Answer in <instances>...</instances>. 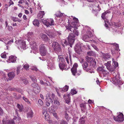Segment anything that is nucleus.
<instances>
[{
	"mask_svg": "<svg viewBox=\"0 0 124 124\" xmlns=\"http://www.w3.org/2000/svg\"><path fill=\"white\" fill-rule=\"evenodd\" d=\"M52 46L55 51H59L61 49L60 46L57 42H54L52 43Z\"/></svg>",
	"mask_w": 124,
	"mask_h": 124,
	"instance_id": "obj_6",
	"label": "nucleus"
},
{
	"mask_svg": "<svg viewBox=\"0 0 124 124\" xmlns=\"http://www.w3.org/2000/svg\"><path fill=\"white\" fill-rule=\"evenodd\" d=\"M47 35L50 38H54L55 36L54 35L52 34L51 33H49L47 34Z\"/></svg>",
	"mask_w": 124,
	"mask_h": 124,
	"instance_id": "obj_49",
	"label": "nucleus"
},
{
	"mask_svg": "<svg viewBox=\"0 0 124 124\" xmlns=\"http://www.w3.org/2000/svg\"><path fill=\"white\" fill-rule=\"evenodd\" d=\"M103 69H102L101 67H99L98 70L99 71V73H101V72L102 71V70H103Z\"/></svg>",
	"mask_w": 124,
	"mask_h": 124,
	"instance_id": "obj_60",
	"label": "nucleus"
},
{
	"mask_svg": "<svg viewBox=\"0 0 124 124\" xmlns=\"http://www.w3.org/2000/svg\"><path fill=\"white\" fill-rule=\"evenodd\" d=\"M16 57L13 55H11L9 57L8 62H15L16 61Z\"/></svg>",
	"mask_w": 124,
	"mask_h": 124,
	"instance_id": "obj_12",
	"label": "nucleus"
},
{
	"mask_svg": "<svg viewBox=\"0 0 124 124\" xmlns=\"http://www.w3.org/2000/svg\"><path fill=\"white\" fill-rule=\"evenodd\" d=\"M68 86L66 85L62 88V91H63L64 92H66L68 91Z\"/></svg>",
	"mask_w": 124,
	"mask_h": 124,
	"instance_id": "obj_39",
	"label": "nucleus"
},
{
	"mask_svg": "<svg viewBox=\"0 0 124 124\" xmlns=\"http://www.w3.org/2000/svg\"><path fill=\"white\" fill-rule=\"evenodd\" d=\"M88 63L86 62H84V63L82 64L83 68L86 71H88V68H87L88 66Z\"/></svg>",
	"mask_w": 124,
	"mask_h": 124,
	"instance_id": "obj_20",
	"label": "nucleus"
},
{
	"mask_svg": "<svg viewBox=\"0 0 124 124\" xmlns=\"http://www.w3.org/2000/svg\"><path fill=\"white\" fill-rule=\"evenodd\" d=\"M58 59H59V61L60 62L63 63L64 62V59L62 55H60L58 56Z\"/></svg>",
	"mask_w": 124,
	"mask_h": 124,
	"instance_id": "obj_30",
	"label": "nucleus"
},
{
	"mask_svg": "<svg viewBox=\"0 0 124 124\" xmlns=\"http://www.w3.org/2000/svg\"><path fill=\"white\" fill-rule=\"evenodd\" d=\"M85 108L84 107H83L82 108H81V110L83 112L82 113H83L84 112H85Z\"/></svg>",
	"mask_w": 124,
	"mask_h": 124,
	"instance_id": "obj_64",
	"label": "nucleus"
},
{
	"mask_svg": "<svg viewBox=\"0 0 124 124\" xmlns=\"http://www.w3.org/2000/svg\"><path fill=\"white\" fill-rule=\"evenodd\" d=\"M89 38H90L88 35L85 34L84 35L82 39L83 40L85 41H87Z\"/></svg>",
	"mask_w": 124,
	"mask_h": 124,
	"instance_id": "obj_33",
	"label": "nucleus"
},
{
	"mask_svg": "<svg viewBox=\"0 0 124 124\" xmlns=\"http://www.w3.org/2000/svg\"><path fill=\"white\" fill-rule=\"evenodd\" d=\"M33 116L32 111L31 110L27 114V118L32 117Z\"/></svg>",
	"mask_w": 124,
	"mask_h": 124,
	"instance_id": "obj_34",
	"label": "nucleus"
},
{
	"mask_svg": "<svg viewBox=\"0 0 124 124\" xmlns=\"http://www.w3.org/2000/svg\"><path fill=\"white\" fill-rule=\"evenodd\" d=\"M91 65H92L93 67H96V62L95 59H93L91 62L90 63Z\"/></svg>",
	"mask_w": 124,
	"mask_h": 124,
	"instance_id": "obj_29",
	"label": "nucleus"
},
{
	"mask_svg": "<svg viewBox=\"0 0 124 124\" xmlns=\"http://www.w3.org/2000/svg\"><path fill=\"white\" fill-rule=\"evenodd\" d=\"M29 77L33 83L37 82V79L36 76L34 75H31L29 76Z\"/></svg>",
	"mask_w": 124,
	"mask_h": 124,
	"instance_id": "obj_22",
	"label": "nucleus"
},
{
	"mask_svg": "<svg viewBox=\"0 0 124 124\" xmlns=\"http://www.w3.org/2000/svg\"><path fill=\"white\" fill-rule=\"evenodd\" d=\"M46 99H48V98H51L50 97V95L49 94H47L46 96Z\"/></svg>",
	"mask_w": 124,
	"mask_h": 124,
	"instance_id": "obj_62",
	"label": "nucleus"
},
{
	"mask_svg": "<svg viewBox=\"0 0 124 124\" xmlns=\"http://www.w3.org/2000/svg\"><path fill=\"white\" fill-rule=\"evenodd\" d=\"M21 69L20 67H17L16 71L17 74L18 75L20 73V70Z\"/></svg>",
	"mask_w": 124,
	"mask_h": 124,
	"instance_id": "obj_51",
	"label": "nucleus"
},
{
	"mask_svg": "<svg viewBox=\"0 0 124 124\" xmlns=\"http://www.w3.org/2000/svg\"><path fill=\"white\" fill-rule=\"evenodd\" d=\"M113 83L115 85H121V79L118 76H116L113 78L112 79Z\"/></svg>",
	"mask_w": 124,
	"mask_h": 124,
	"instance_id": "obj_5",
	"label": "nucleus"
},
{
	"mask_svg": "<svg viewBox=\"0 0 124 124\" xmlns=\"http://www.w3.org/2000/svg\"><path fill=\"white\" fill-rule=\"evenodd\" d=\"M78 67L77 63H75L73 65L72 68L71 69V71L72 74L75 76L77 73V68Z\"/></svg>",
	"mask_w": 124,
	"mask_h": 124,
	"instance_id": "obj_10",
	"label": "nucleus"
},
{
	"mask_svg": "<svg viewBox=\"0 0 124 124\" xmlns=\"http://www.w3.org/2000/svg\"><path fill=\"white\" fill-rule=\"evenodd\" d=\"M93 47V48L96 50L97 51H99V49L97 47V46L94 45L93 44L91 45Z\"/></svg>",
	"mask_w": 124,
	"mask_h": 124,
	"instance_id": "obj_47",
	"label": "nucleus"
},
{
	"mask_svg": "<svg viewBox=\"0 0 124 124\" xmlns=\"http://www.w3.org/2000/svg\"><path fill=\"white\" fill-rule=\"evenodd\" d=\"M47 110H44L43 111V114L44 116L46 118V117L48 116V114L47 113Z\"/></svg>",
	"mask_w": 124,
	"mask_h": 124,
	"instance_id": "obj_38",
	"label": "nucleus"
},
{
	"mask_svg": "<svg viewBox=\"0 0 124 124\" xmlns=\"http://www.w3.org/2000/svg\"><path fill=\"white\" fill-rule=\"evenodd\" d=\"M101 74H102L103 75H104L103 76H105V74H107L108 72L106 70H104L103 69V70H102V71H101Z\"/></svg>",
	"mask_w": 124,
	"mask_h": 124,
	"instance_id": "obj_45",
	"label": "nucleus"
},
{
	"mask_svg": "<svg viewBox=\"0 0 124 124\" xmlns=\"http://www.w3.org/2000/svg\"><path fill=\"white\" fill-rule=\"evenodd\" d=\"M3 124H15L14 121L12 120H2Z\"/></svg>",
	"mask_w": 124,
	"mask_h": 124,
	"instance_id": "obj_15",
	"label": "nucleus"
},
{
	"mask_svg": "<svg viewBox=\"0 0 124 124\" xmlns=\"http://www.w3.org/2000/svg\"><path fill=\"white\" fill-rule=\"evenodd\" d=\"M3 114V111L2 109L0 107V115L2 116Z\"/></svg>",
	"mask_w": 124,
	"mask_h": 124,
	"instance_id": "obj_57",
	"label": "nucleus"
},
{
	"mask_svg": "<svg viewBox=\"0 0 124 124\" xmlns=\"http://www.w3.org/2000/svg\"><path fill=\"white\" fill-rule=\"evenodd\" d=\"M17 44L19 46V48L20 47L21 49H25V43L24 41L19 40Z\"/></svg>",
	"mask_w": 124,
	"mask_h": 124,
	"instance_id": "obj_7",
	"label": "nucleus"
},
{
	"mask_svg": "<svg viewBox=\"0 0 124 124\" xmlns=\"http://www.w3.org/2000/svg\"><path fill=\"white\" fill-rule=\"evenodd\" d=\"M36 83L34 82L31 85L34 88V90L35 91L37 90H39V86Z\"/></svg>",
	"mask_w": 124,
	"mask_h": 124,
	"instance_id": "obj_19",
	"label": "nucleus"
},
{
	"mask_svg": "<svg viewBox=\"0 0 124 124\" xmlns=\"http://www.w3.org/2000/svg\"><path fill=\"white\" fill-rule=\"evenodd\" d=\"M38 103V104L39 105L41 106L43 105V101L40 99L39 100Z\"/></svg>",
	"mask_w": 124,
	"mask_h": 124,
	"instance_id": "obj_40",
	"label": "nucleus"
},
{
	"mask_svg": "<svg viewBox=\"0 0 124 124\" xmlns=\"http://www.w3.org/2000/svg\"><path fill=\"white\" fill-rule=\"evenodd\" d=\"M46 50L40 51V53L42 56H44L46 54Z\"/></svg>",
	"mask_w": 124,
	"mask_h": 124,
	"instance_id": "obj_35",
	"label": "nucleus"
},
{
	"mask_svg": "<svg viewBox=\"0 0 124 124\" xmlns=\"http://www.w3.org/2000/svg\"><path fill=\"white\" fill-rule=\"evenodd\" d=\"M28 38H31L33 35V33L32 32H29L27 35Z\"/></svg>",
	"mask_w": 124,
	"mask_h": 124,
	"instance_id": "obj_43",
	"label": "nucleus"
},
{
	"mask_svg": "<svg viewBox=\"0 0 124 124\" xmlns=\"http://www.w3.org/2000/svg\"><path fill=\"white\" fill-rule=\"evenodd\" d=\"M55 15L57 17H60L63 15V13H61L60 12L58 11Z\"/></svg>",
	"mask_w": 124,
	"mask_h": 124,
	"instance_id": "obj_37",
	"label": "nucleus"
},
{
	"mask_svg": "<svg viewBox=\"0 0 124 124\" xmlns=\"http://www.w3.org/2000/svg\"><path fill=\"white\" fill-rule=\"evenodd\" d=\"M22 81L23 83L25 85L27 84L28 83V80L25 79H23Z\"/></svg>",
	"mask_w": 124,
	"mask_h": 124,
	"instance_id": "obj_50",
	"label": "nucleus"
},
{
	"mask_svg": "<svg viewBox=\"0 0 124 124\" xmlns=\"http://www.w3.org/2000/svg\"><path fill=\"white\" fill-rule=\"evenodd\" d=\"M77 92L75 90H72L71 91L70 93L72 95L75 94Z\"/></svg>",
	"mask_w": 124,
	"mask_h": 124,
	"instance_id": "obj_52",
	"label": "nucleus"
},
{
	"mask_svg": "<svg viewBox=\"0 0 124 124\" xmlns=\"http://www.w3.org/2000/svg\"><path fill=\"white\" fill-rule=\"evenodd\" d=\"M74 49L76 52L78 54H80L82 51L81 46L79 44H77L75 46Z\"/></svg>",
	"mask_w": 124,
	"mask_h": 124,
	"instance_id": "obj_8",
	"label": "nucleus"
},
{
	"mask_svg": "<svg viewBox=\"0 0 124 124\" xmlns=\"http://www.w3.org/2000/svg\"><path fill=\"white\" fill-rule=\"evenodd\" d=\"M51 98L48 99H46V105L47 107H49L50 103H52L53 102V98Z\"/></svg>",
	"mask_w": 124,
	"mask_h": 124,
	"instance_id": "obj_14",
	"label": "nucleus"
},
{
	"mask_svg": "<svg viewBox=\"0 0 124 124\" xmlns=\"http://www.w3.org/2000/svg\"><path fill=\"white\" fill-rule=\"evenodd\" d=\"M74 22H75L76 23H77L78 22V19L76 18L75 17H74L73 18Z\"/></svg>",
	"mask_w": 124,
	"mask_h": 124,
	"instance_id": "obj_58",
	"label": "nucleus"
},
{
	"mask_svg": "<svg viewBox=\"0 0 124 124\" xmlns=\"http://www.w3.org/2000/svg\"><path fill=\"white\" fill-rule=\"evenodd\" d=\"M93 59V58L91 57H89L88 56L86 57L85 58L86 61L89 63H90L91 62Z\"/></svg>",
	"mask_w": 124,
	"mask_h": 124,
	"instance_id": "obj_36",
	"label": "nucleus"
},
{
	"mask_svg": "<svg viewBox=\"0 0 124 124\" xmlns=\"http://www.w3.org/2000/svg\"><path fill=\"white\" fill-rule=\"evenodd\" d=\"M69 94L67 95L64 94L63 96V98L65 99L66 103L69 104L70 102V98L69 97Z\"/></svg>",
	"mask_w": 124,
	"mask_h": 124,
	"instance_id": "obj_16",
	"label": "nucleus"
},
{
	"mask_svg": "<svg viewBox=\"0 0 124 124\" xmlns=\"http://www.w3.org/2000/svg\"><path fill=\"white\" fill-rule=\"evenodd\" d=\"M45 45L43 44H41L39 46V51L46 50Z\"/></svg>",
	"mask_w": 124,
	"mask_h": 124,
	"instance_id": "obj_26",
	"label": "nucleus"
},
{
	"mask_svg": "<svg viewBox=\"0 0 124 124\" xmlns=\"http://www.w3.org/2000/svg\"><path fill=\"white\" fill-rule=\"evenodd\" d=\"M40 36L42 39L44 41H48V38L46 34L41 33L40 34Z\"/></svg>",
	"mask_w": 124,
	"mask_h": 124,
	"instance_id": "obj_18",
	"label": "nucleus"
},
{
	"mask_svg": "<svg viewBox=\"0 0 124 124\" xmlns=\"http://www.w3.org/2000/svg\"><path fill=\"white\" fill-rule=\"evenodd\" d=\"M113 119L116 121L119 122H122L124 120L123 114L121 113L116 117L114 116Z\"/></svg>",
	"mask_w": 124,
	"mask_h": 124,
	"instance_id": "obj_4",
	"label": "nucleus"
},
{
	"mask_svg": "<svg viewBox=\"0 0 124 124\" xmlns=\"http://www.w3.org/2000/svg\"><path fill=\"white\" fill-rule=\"evenodd\" d=\"M87 54L88 56H96V54L95 52L92 51L88 52Z\"/></svg>",
	"mask_w": 124,
	"mask_h": 124,
	"instance_id": "obj_27",
	"label": "nucleus"
},
{
	"mask_svg": "<svg viewBox=\"0 0 124 124\" xmlns=\"http://www.w3.org/2000/svg\"><path fill=\"white\" fill-rule=\"evenodd\" d=\"M17 106L18 107V108L19 109V111L20 112L22 111L23 109V107H22L21 106L18 104H17Z\"/></svg>",
	"mask_w": 124,
	"mask_h": 124,
	"instance_id": "obj_44",
	"label": "nucleus"
},
{
	"mask_svg": "<svg viewBox=\"0 0 124 124\" xmlns=\"http://www.w3.org/2000/svg\"><path fill=\"white\" fill-rule=\"evenodd\" d=\"M90 38L93 36V35L90 31H88L87 32V35Z\"/></svg>",
	"mask_w": 124,
	"mask_h": 124,
	"instance_id": "obj_46",
	"label": "nucleus"
},
{
	"mask_svg": "<svg viewBox=\"0 0 124 124\" xmlns=\"http://www.w3.org/2000/svg\"><path fill=\"white\" fill-rule=\"evenodd\" d=\"M23 99L28 103L30 105L31 104V103L28 101V100L27 98H25L24 97H23Z\"/></svg>",
	"mask_w": 124,
	"mask_h": 124,
	"instance_id": "obj_42",
	"label": "nucleus"
},
{
	"mask_svg": "<svg viewBox=\"0 0 124 124\" xmlns=\"http://www.w3.org/2000/svg\"><path fill=\"white\" fill-rule=\"evenodd\" d=\"M1 56L2 58H5L6 57V54L4 53H2L1 54Z\"/></svg>",
	"mask_w": 124,
	"mask_h": 124,
	"instance_id": "obj_53",
	"label": "nucleus"
},
{
	"mask_svg": "<svg viewBox=\"0 0 124 124\" xmlns=\"http://www.w3.org/2000/svg\"><path fill=\"white\" fill-rule=\"evenodd\" d=\"M110 11L107 10L103 13L101 15V17L105 21V20L106 18L105 17V16L107 14L110 13Z\"/></svg>",
	"mask_w": 124,
	"mask_h": 124,
	"instance_id": "obj_24",
	"label": "nucleus"
},
{
	"mask_svg": "<svg viewBox=\"0 0 124 124\" xmlns=\"http://www.w3.org/2000/svg\"><path fill=\"white\" fill-rule=\"evenodd\" d=\"M101 56L105 60H108L109 59L111 58V57L110 54L109 53H101Z\"/></svg>",
	"mask_w": 124,
	"mask_h": 124,
	"instance_id": "obj_11",
	"label": "nucleus"
},
{
	"mask_svg": "<svg viewBox=\"0 0 124 124\" xmlns=\"http://www.w3.org/2000/svg\"><path fill=\"white\" fill-rule=\"evenodd\" d=\"M51 98H53V102H54V103L56 104L57 105H59V102L57 100V98L53 93L52 94Z\"/></svg>",
	"mask_w": 124,
	"mask_h": 124,
	"instance_id": "obj_17",
	"label": "nucleus"
},
{
	"mask_svg": "<svg viewBox=\"0 0 124 124\" xmlns=\"http://www.w3.org/2000/svg\"><path fill=\"white\" fill-rule=\"evenodd\" d=\"M74 31H72L73 32V33H70L68 36V42L66 40H64V44L62 43V46H64L65 45H69L71 47H72V45L74 43V42L75 40V35L78 36V32L76 29L75 30L74 28Z\"/></svg>",
	"mask_w": 124,
	"mask_h": 124,
	"instance_id": "obj_1",
	"label": "nucleus"
},
{
	"mask_svg": "<svg viewBox=\"0 0 124 124\" xmlns=\"http://www.w3.org/2000/svg\"><path fill=\"white\" fill-rule=\"evenodd\" d=\"M113 63L112 65L110 64L111 61H108L107 63H105L106 68L109 71L113 72L115 71V69L118 66V63L115 61V60L112 58Z\"/></svg>",
	"mask_w": 124,
	"mask_h": 124,
	"instance_id": "obj_2",
	"label": "nucleus"
},
{
	"mask_svg": "<svg viewBox=\"0 0 124 124\" xmlns=\"http://www.w3.org/2000/svg\"><path fill=\"white\" fill-rule=\"evenodd\" d=\"M65 59L66 60V61L67 63L69 64V57L68 56H66L65 57Z\"/></svg>",
	"mask_w": 124,
	"mask_h": 124,
	"instance_id": "obj_56",
	"label": "nucleus"
},
{
	"mask_svg": "<svg viewBox=\"0 0 124 124\" xmlns=\"http://www.w3.org/2000/svg\"><path fill=\"white\" fill-rule=\"evenodd\" d=\"M76 23L75 22H72L71 23L72 25L70 26L68 25L67 26L66 28L71 32H72L73 31H74V29H74L76 26Z\"/></svg>",
	"mask_w": 124,
	"mask_h": 124,
	"instance_id": "obj_9",
	"label": "nucleus"
},
{
	"mask_svg": "<svg viewBox=\"0 0 124 124\" xmlns=\"http://www.w3.org/2000/svg\"><path fill=\"white\" fill-rule=\"evenodd\" d=\"M13 42V40L11 39L9 41H8L7 44H11V43Z\"/></svg>",
	"mask_w": 124,
	"mask_h": 124,
	"instance_id": "obj_59",
	"label": "nucleus"
},
{
	"mask_svg": "<svg viewBox=\"0 0 124 124\" xmlns=\"http://www.w3.org/2000/svg\"><path fill=\"white\" fill-rule=\"evenodd\" d=\"M8 75L9 77V80H12L15 76V74L13 72L9 73L8 74Z\"/></svg>",
	"mask_w": 124,
	"mask_h": 124,
	"instance_id": "obj_21",
	"label": "nucleus"
},
{
	"mask_svg": "<svg viewBox=\"0 0 124 124\" xmlns=\"http://www.w3.org/2000/svg\"><path fill=\"white\" fill-rule=\"evenodd\" d=\"M59 67L61 69H66V66L65 64L63 63H61L59 65Z\"/></svg>",
	"mask_w": 124,
	"mask_h": 124,
	"instance_id": "obj_25",
	"label": "nucleus"
},
{
	"mask_svg": "<svg viewBox=\"0 0 124 124\" xmlns=\"http://www.w3.org/2000/svg\"><path fill=\"white\" fill-rule=\"evenodd\" d=\"M31 70H35L36 71H37L38 70L37 69L36 67H33L31 68Z\"/></svg>",
	"mask_w": 124,
	"mask_h": 124,
	"instance_id": "obj_61",
	"label": "nucleus"
},
{
	"mask_svg": "<svg viewBox=\"0 0 124 124\" xmlns=\"http://www.w3.org/2000/svg\"><path fill=\"white\" fill-rule=\"evenodd\" d=\"M88 71H89V72L90 73H94V71L91 70V68H88Z\"/></svg>",
	"mask_w": 124,
	"mask_h": 124,
	"instance_id": "obj_55",
	"label": "nucleus"
},
{
	"mask_svg": "<svg viewBox=\"0 0 124 124\" xmlns=\"http://www.w3.org/2000/svg\"><path fill=\"white\" fill-rule=\"evenodd\" d=\"M79 124H85V121L84 120H81L80 119L79 120Z\"/></svg>",
	"mask_w": 124,
	"mask_h": 124,
	"instance_id": "obj_48",
	"label": "nucleus"
},
{
	"mask_svg": "<svg viewBox=\"0 0 124 124\" xmlns=\"http://www.w3.org/2000/svg\"><path fill=\"white\" fill-rule=\"evenodd\" d=\"M11 20H12L14 22L17 21L18 22H20L21 21V20L18 19L16 17L12 16L11 17Z\"/></svg>",
	"mask_w": 124,
	"mask_h": 124,
	"instance_id": "obj_31",
	"label": "nucleus"
},
{
	"mask_svg": "<svg viewBox=\"0 0 124 124\" xmlns=\"http://www.w3.org/2000/svg\"><path fill=\"white\" fill-rule=\"evenodd\" d=\"M9 3L10 4L9 5V6H10L11 5L13 4H14V2H13V1L11 0H10L9 1Z\"/></svg>",
	"mask_w": 124,
	"mask_h": 124,
	"instance_id": "obj_63",
	"label": "nucleus"
},
{
	"mask_svg": "<svg viewBox=\"0 0 124 124\" xmlns=\"http://www.w3.org/2000/svg\"><path fill=\"white\" fill-rule=\"evenodd\" d=\"M41 21L47 27L54 25V21L52 19L44 20L42 19Z\"/></svg>",
	"mask_w": 124,
	"mask_h": 124,
	"instance_id": "obj_3",
	"label": "nucleus"
},
{
	"mask_svg": "<svg viewBox=\"0 0 124 124\" xmlns=\"http://www.w3.org/2000/svg\"><path fill=\"white\" fill-rule=\"evenodd\" d=\"M60 124H67L66 121H65L64 120H62L60 121Z\"/></svg>",
	"mask_w": 124,
	"mask_h": 124,
	"instance_id": "obj_54",
	"label": "nucleus"
},
{
	"mask_svg": "<svg viewBox=\"0 0 124 124\" xmlns=\"http://www.w3.org/2000/svg\"><path fill=\"white\" fill-rule=\"evenodd\" d=\"M23 66V68L25 69L27 71L29 70V66L27 63L26 62L24 63Z\"/></svg>",
	"mask_w": 124,
	"mask_h": 124,
	"instance_id": "obj_28",
	"label": "nucleus"
},
{
	"mask_svg": "<svg viewBox=\"0 0 124 124\" xmlns=\"http://www.w3.org/2000/svg\"><path fill=\"white\" fill-rule=\"evenodd\" d=\"M33 24L35 26H39V21L36 19H35L33 22Z\"/></svg>",
	"mask_w": 124,
	"mask_h": 124,
	"instance_id": "obj_32",
	"label": "nucleus"
},
{
	"mask_svg": "<svg viewBox=\"0 0 124 124\" xmlns=\"http://www.w3.org/2000/svg\"><path fill=\"white\" fill-rule=\"evenodd\" d=\"M44 15V11H40L38 14L37 17L39 19H40L43 17V16Z\"/></svg>",
	"mask_w": 124,
	"mask_h": 124,
	"instance_id": "obj_23",
	"label": "nucleus"
},
{
	"mask_svg": "<svg viewBox=\"0 0 124 124\" xmlns=\"http://www.w3.org/2000/svg\"><path fill=\"white\" fill-rule=\"evenodd\" d=\"M65 117L67 121H69L70 119V117H69L68 114L66 112L65 113Z\"/></svg>",
	"mask_w": 124,
	"mask_h": 124,
	"instance_id": "obj_41",
	"label": "nucleus"
},
{
	"mask_svg": "<svg viewBox=\"0 0 124 124\" xmlns=\"http://www.w3.org/2000/svg\"><path fill=\"white\" fill-rule=\"evenodd\" d=\"M47 66H48V69L50 68L52 70L55 67L54 63L53 62L51 61H48L47 62Z\"/></svg>",
	"mask_w": 124,
	"mask_h": 124,
	"instance_id": "obj_13",
	"label": "nucleus"
}]
</instances>
